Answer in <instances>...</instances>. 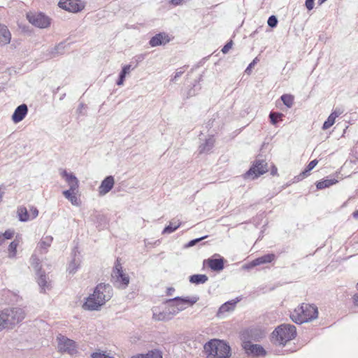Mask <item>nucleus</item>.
<instances>
[{
    "instance_id": "obj_1",
    "label": "nucleus",
    "mask_w": 358,
    "mask_h": 358,
    "mask_svg": "<svg viewBox=\"0 0 358 358\" xmlns=\"http://www.w3.org/2000/svg\"><path fill=\"white\" fill-rule=\"evenodd\" d=\"M112 296V287L108 284L100 283L95 287L93 294L87 298L83 304V308L88 310H98Z\"/></svg>"
},
{
    "instance_id": "obj_2",
    "label": "nucleus",
    "mask_w": 358,
    "mask_h": 358,
    "mask_svg": "<svg viewBox=\"0 0 358 358\" xmlns=\"http://www.w3.org/2000/svg\"><path fill=\"white\" fill-rule=\"evenodd\" d=\"M206 358H229L231 355V348L224 341L212 339L204 346Z\"/></svg>"
},
{
    "instance_id": "obj_3",
    "label": "nucleus",
    "mask_w": 358,
    "mask_h": 358,
    "mask_svg": "<svg viewBox=\"0 0 358 358\" xmlns=\"http://www.w3.org/2000/svg\"><path fill=\"white\" fill-rule=\"evenodd\" d=\"M25 315L24 310L20 308L3 310L0 313V330L13 328L24 319Z\"/></svg>"
},
{
    "instance_id": "obj_4",
    "label": "nucleus",
    "mask_w": 358,
    "mask_h": 358,
    "mask_svg": "<svg viewBox=\"0 0 358 358\" xmlns=\"http://www.w3.org/2000/svg\"><path fill=\"white\" fill-rule=\"evenodd\" d=\"M318 316L317 308L314 305L302 303L290 314V318L296 324H302L316 319Z\"/></svg>"
},
{
    "instance_id": "obj_5",
    "label": "nucleus",
    "mask_w": 358,
    "mask_h": 358,
    "mask_svg": "<svg viewBox=\"0 0 358 358\" xmlns=\"http://www.w3.org/2000/svg\"><path fill=\"white\" fill-rule=\"evenodd\" d=\"M296 336L295 326L290 324H283L278 326L272 333L273 342L279 345H285L288 341Z\"/></svg>"
},
{
    "instance_id": "obj_6",
    "label": "nucleus",
    "mask_w": 358,
    "mask_h": 358,
    "mask_svg": "<svg viewBox=\"0 0 358 358\" xmlns=\"http://www.w3.org/2000/svg\"><path fill=\"white\" fill-rule=\"evenodd\" d=\"M111 278L114 285L122 289L126 288L129 283V278L123 272L122 266L118 259H117L115 262Z\"/></svg>"
},
{
    "instance_id": "obj_7",
    "label": "nucleus",
    "mask_w": 358,
    "mask_h": 358,
    "mask_svg": "<svg viewBox=\"0 0 358 358\" xmlns=\"http://www.w3.org/2000/svg\"><path fill=\"white\" fill-rule=\"evenodd\" d=\"M267 171L266 162L263 159H256L250 169L244 174V178L254 180Z\"/></svg>"
},
{
    "instance_id": "obj_8",
    "label": "nucleus",
    "mask_w": 358,
    "mask_h": 358,
    "mask_svg": "<svg viewBox=\"0 0 358 358\" xmlns=\"http://www.w3.org/2000/svg\"><path fill=\"white\" fill-rule=\"evenodd\" d=\"M57 341L59 352L62 353H67L71 355L76 353L77 345L74 341L62 334H59L57 336Z\"/></svg>"
},
{
    "instance_id": "obj_9",
    "label": "nucleus",
    "mask_w": 358,
    "mask_h": 358,
    "mask_svg": "<svg viewBox=\"0 0 358 358\" xmlns=\"http://www.w3.org/2000/svg\"><path fill=\"white\" fill-rule=\"evenodd\" d=\"M27 18L31 24L39 28H46L50 24V18L42 13H29Z\"/></svg>"
},
{
    "instance_id": "obj_10",
    "label": "nucleus",
    "mask_w": 358,
    "mask_h": 358,
    "mask_svg": "<svg viewBox=\"0 0 358 358\" xmlns=\"http://www.w3.org/2000/svg\"><path fill=\"white\" fill-rule=\"evenodd\" d=\"M199 298L197 296L192 297H180L176 296L173 299H168L170 303H175L178 312H181L186 308V305L192 306L199 301Z\"/></svg>"
},
{
    "instance_id": "obj_11",
    "label": "nucleus",
    "mask_w": 358,
    "mask_h": 358,
    "mask_svg": "<svg viewBox=\"0 0 358 358\" xmlns=\"http://www.w3.org/2000/svg\"><path fill=\"white\" fill-rule=\"evenodd\" d=\"M58 6L59 8L71 13L81 11L85 6L79 0H60Z\"/></svg>"
},
{
    "instance_id": "obj_12",
    "label": "nucleus",
    "mask_w": 358,
    "mask_h": 358,
    "mask_svg": "<svg viewBox=\"0 0 358 358\" xmlns=\"http://www.w3.org/2000/svg\"><path fill=\"white\" fill-rule=\"evenodd\" d=\"M152 318L156 321H169L171 320V315L166 309L165 303L162 306H156L152 309Z\"/></svg>"
},
{
    "instance_id": "obj_13",
    "label": "nucleus",
    "mask_w": 358,
    "mask_h": 358,
    "mask_svg": "<svg viewBox=\"0 0 358 358\" xmlns=\"http://www.w3.org/2000/svg\"><path fill=\"white\" fill-rule=\"evenodd\" d=\"M169 41L170 38L169 35L164 32H161L152 36L149 41V44L151 47H156L166 45Z\"/></svg>"
},
{
    "instance_id": "obj_14",
    "label": "nucleus",
    "mask_w": 358,
    "mask_h": 358,
    "mask_svg": "<svg viewBox=\"0 0 358 358\" xmlns=\"http://www.w3.org/2000/svg\"><path fill=\"white\" fill-rule=\"evenodd\" d=\"M115 184L114 178L112 176H107L99 187V194L101 196L106 195L113 187Z\"/></svg>"
},
{
    "instance_id": "obj_15",
    "label": "nucleus",
    "mask_w": 358,
    "mask_h": 358,
    "mask_svg": "<svg viewBox=\"0 0 358 358\" xmlns=\"http://www.w3.org/2000/svg\"><path fill=\"white\" fill-rule=\"evenodd\" d=\"M28 113V107L26 104L22 103L17 106L13 115L12 120L14 123H18L24 120Z\"/></svg>"
},
{
    "instance_id": "obj_16",
    "label": "nucleus",
    "mask_w": 358,
    "mask_h": 358,
    "mask_svg": "<svg viewBox=\"0 0 358 358\" xmlns=\"http://www.w3.org/2000/svg\"><path fill=\"white\" fill-rule=\"evenodd\" d=\"M61 175L65 178L66 182L68 183L69 186V190L76 192L79 186L77 178L73 173H68L66 170H63Z\"/></svg>"
},
{
    "instance_id": "obj_17",
    "label": "nucleus",
    "mask_w": 358,
    "mask_h": 358,
    "mask_svg": "<svg viewBox=\"0 0 358 358\" xmlns=\"http://www.w3.org/2000/svg\"><path fill=\"white\" fill-rule=\"evenodd\" d=\"M244 348L248 354H252L255 356H264L266 355L265 350L257 344H251L250 342L245 343Z\"/></svg>"
},
{
    "instance_id": "obj_18",
    "label": "nucleus",
    "mask_w": 358,
    "mask_h": 358,
    "mask_svg": "<svg viewBox=\"0 0 358 358\" xmlns=\"http://www.w3.org/2000/svg\"><path fill=\"white\" fill-rule=\"evenodd\" d=\"M36 275H38L37 282L41 288V292L45 293L47 290H50L51 288L50 282L48 280L44 272L41 270H38Z\"/></svg>"
},
{
    "instance_id": "obj_19",
    "label": "nucleus",
    "mask_w": 358,
    "mask_h": 358,
    "mask_svg": "<svg viewBox=\"0 0 358 358\" xmlns=\"http://www.w3.org/2000/svg\"><path fill=\"white\" fill-rule=\"evenodd\" d=\"M275 256L274 254H267L263 255L252 261L250 264L247 266V268H252L261 264L270 263L275 259Z\"/></svg>"
},
{
    "instance_id": "obj_20",
    "label": "nucleus",
    "mask_w": 358,
    "mask_h": 358,
    "mask_svg": "<svg viewBox=\"0 0 358 358\" xmlns=\"http://www.w3.org/2000/svg\"><path fill=\"white\" fill-rule=\"evenodd\" d=\"M215 138L213 136L207 138L205 141L199 146V152L200 154L208 153L214 147Z\"/></svg>"
},
{
    "instance_id": "obj_21",
    "label": "nucleus",
    "mask_w": 358,
    "mask_h": 358,
    "mask_svg": "<svg viewBox=\"0 0 358 358\" xmlns=\"http://www.w3.org/2000/svg\"><path fill=\"white\" fill-rule=\"evenodd\" d=\"M207 262L208 266L211 270L215 271H220L224 268V259H208L205 260L204 262Z\"/></svg>"
},
{
    "instance_id": "obj_22",
    "label": "nucleus",
    "mask_w": 358,
    "mask_h": 358,
    "mask_svg": "<svg viewBox=\"0 0 358 358\" xmlns=\"http://www.w3.org/2000/svg\"><path fill=\"white\" fill-rule=\"evenodd\" d=\"M10 39L11 34L7 27L3 24H0V43L3 45H6L10 43Z\"/></svg>"
},
{
    "instance_id": "obj_23",
    "label": "nucleus",
    "mask_w": 358,
    "mask_h": 358,
    "mask_svg": "<svg viewBox=\"0 0 358 358\" xmlns=\"http://www.w3.org/2000/svg\"><path fill=\"white\" fill-rule=\"evenodd\" d=\"M318 161L317 159L312 160L306 166L305 170L302 171L299 175L296 176V179L299 180H301L303 178H306L309 175V172L313 170L315 166L317 164Z\"/></svg>"
},
{
    "instance_id": "obj_24",
    "label": "nucleus",
    "mask_w": 358,
    "mask_h": 358,
    "mask_svg": "<svg viewBox=\"0 0 358 358\" xmlns=\"http://www.w3.org/2000/svg\"><path fill=\"white\" fill-rule=\"evenodd\" d=\"M236 301H229L222 304L218 310L217 316L221 317L224 313L231 311L234 309Z\"/></svg>"
},
{
    "instance_id": "obj_25",
    "label": "nucleus",
    "mask_w": 358,
    "mask_h": 358,
    "mask_svg": "<svg viewBox=\"0 0 358 358\" xmlns=\"http://www.w3.org/2000/svg\"><path fill=\"white\" fill-rule=\"evenodd\" d=\"M53 238L51 236H43L38 243V247L41 250V252L45 253L47 249L51 245Z\"/></svg>"
},
{
    "instance_id": "obj_26",
    "label": "nucleus",
    "mask_w": 358,
    "mask_h": 358,
    "mask_svg": "<svg viewBox=\"0 0 358 358\" xmlns=\"http://www.w3.org/2000/svg\"><path fill=\"white\" fill-rule=\"evenodd\" d=\"M208 280V278L205 274H194L189 277V282L196 284H204Z\"/></svg>"
},
{
    "instance_id": "obj_27",
    "label": "nucleus",
    "mask_w": 358,
    "mask_h": 358,
    "mask_svg": "<svg viewBox=\"0 0 358 358\" xmlns=\"http://www.w3.org/2000/svg\"><path fill=\"white\" fill-rule=\"evenodd\" d=\"M17 215L19 220L21 222H27L30 220V215L27 208L24 206H20L17 208Z\"/></svg>"
},
{
    "instance_id": "obj_28",
    "label": "nucleus",
    "mask_w": 358,
    "mask_h": 358,
    "mask_svg": "<svg viewBox=\"0 0 358 358\" xmlns=\"http://www.w3.org/2000/svg\"><path fill=\"white\" fill-rule=\"evenodd\" d=\"M64 196L71 201V203L74 206H78L79 201L76 196V191L71 190H65L63 192Z\"/></svg>"
},
{
    "instance_id": "obj_29",
    "label": "nucleus",
    "mask_w": 358,
    "mask_h": 358,
    "mask_svg": "<svg viewBox=\"0 0 358 358\" xmlns=\"http://www.w3.org/2000/svg\"><path fill=\"white\" fill-rule=\"evenodd\" d=\"M337 182L336 179H326L318 182L316 184V187L318 189H322L329 187Z\"/></svg>"
},
{
    "instance_id": "obj_30",
    "label": "nucleus",
    "mask_w": 358,
    "mask_h": 358,
    "mask_svg": "<svg viewBox=\"0 0 358 358\" xmlns=\"http://www.w3.org/2000/svg\"><path fill=\"white\" fill-rule=\"evenodd\" d=\"M180 226V222H170V224L166 226L163 231H162V234H171L173 233V231H175Z\"/></svg>"
},
{
    "instance_id": "obj_31",
    "label": "nucleus",
    "mask_w": 358,
    "mask_h": 358,
    "mask_svg": "<svg viewBox=\"0 0 358 358\" xmlns=\"http://www.w3.org/2000/svg\"><path fill=\"white\" fill-rule=\"evenodd\" d=\"M166 309L169 312L170 315H171V319L173 317L174 315H177L179 312L178 310V308H176V306L175 303H170L168 301V299L164 302Z\"/></svg>"
},
{
    "instance_id": "obj_32",
    "label": "nucleus",
    "mask_w": 358,
    "mask_h": 358,
    "mask_svg": "<svg viewBox=\"0 0 358 358\" xmlns=\"http://www.w3.org/2000/svg\"><path fill=\"white\" fill-rule=\"evenodd\" d=\"M283 103L288 108H291L294 103V96L291 94H283L280 97Z\"/></svg>"
},
{
    "instance_id": "obj_33",
    "label": "nucleus",
    "mask_w": 358,
    "mask_h": 358,
    "mask_svg": "<svg viewBox=\"0 0 358 358\" xmlns=\"http://www.w3.org/2000/svg\"><path fill=\"white\" fill-rule=\"evenodd\" d=\"M283 116V114L280 113H275V112H271L269 114V117L271 120V122L272 124H276L278 122L279 119H281Z\"/></svg>"
},
{
    "instance_id": "obj_34",
    "label": "nucleus",
    "mask_w": 358,
    "mask_h": 358,
    "mask_svg": "<svg viewBox=\"0 0 358 358\" xmlns=\"http://www.w3.org/2000/svg\"><path fill=\"white\" fill-rule=\"evenodd\" d=\"M18 243L14 241H12L8 246L9 257H14L16 255L17 247Z\"/></svg>"
},
{
    "instance_id": "obj_35",
    "label": "nucleus",
    "mask_w": 358,
    "mask_h": 358,
    "mask_svg": "<svg viewBox=\"0 0 358 358\" xmlns=\"http://www.w3.org/2000/svg\"><path fill=\"white\" fill-rule=\"evenodd\" d=\"M79 262L73 259L69 264L68 271L70 273H75L79 267Z\"/></svg>"
},
{
    "instance_id": "obj_36",
    "label": "nucleus",
    "mask_w": 358,
    "mask_h": 358,
    "mask_svg": "<svg viewBox=\"0 0 358 358\" xmlns=\"http://www.w3.org/2000/svg\"><path fill=\"white\" fill-rule=\"evenodd\" d=\"M335 120L336 118L331 114H330L327 120L324 122L322 129L326 130L330 128L334 124Z\"/></svg>"
},
{
    "instance_id": "obj_37",
    "label": "nucleus",
    "mask_w": 358,
    "mask_h": 358,
    "mask_svg": "<svg viewBox=\"0 0 358 358\" xmlns=\"http://www.w3.org/2000/svg\"><path fill=\"white\" fill-rule=\"evenodd\" d=\"M144 358H162V356L159 351L151 350L144 355Z\"/></svg>"
},
{
    "instance_id": "obj_38",
    "label": "nucleus",
    "mask_w": 358,
    "mask_h": 358,
    "mask_svg": "<svg viewBox=\"0 0 358 358\" xmlns=\"http://www.w3.org/2000/svg\"><path fill=\"white\" fill-rule=\"evenodd\" d=\"M31 264L32 266H34V268L36 271V273H38V270H41V268L38 267V266L40 264V261L36 256H35V255L31 256Z\"/></svg>"
},
{
    "instance_id": "obj_39",
    "label": "nucleus",
    "mask_w": 358,
    "mask_h": 358,
    "mask_svg": "<svg viewBox=\"0 0 358 358\" xmlns=\"http://www.w3.org/2000/svg\"><path fill=\"white\" fill-rule=\"evenodd\" d=\"M92 358H114L113 357H111L104 352H93L91 355Z\"/></svg>"
},
{
    "instance_id": "obj_40",
    "label": "nucleus",
    "mask_w": 358,
    "mask_h": 358,
    "mask_svg": "<svg viewBox=\"0 0 358 358\" xmlns=\"http://www.w3.org/2000/svg\"><path fill=\"white\" fill-rule=\"evenodd\" d=\"M267 23L270 27L274 28L278 24V19L275 15H271L268 17Z\"/></svg>"
},
{
    "instance_id": "obj_41",
    "label": "nucleus",
    "mask_w": 358,
    "mask_h": 358,
    "mask_svg": "<svg viewBox=\"0 0 358 358\" xmlns=\"http://www.w3.org/2000/svg\"><path fill=\"white\" fill-rule=\"evenodd\" d=\"M131 69V66L130 64L124 66L119 76L125 79L126 76L129 73Z\"/></svg>"
},
{
    "instance_id": "obj_42",
    "label": "nucleus",
    "mask_w": 358,
    "mask_h": 358,
    "mask_svg": "<svg viewBox=\"0 0 358 358\" xmlns=\"http://www.w3.org/2000/svg\"><path fill=\"white\" fill-rule=\"evenodd\" d=\"M207 236H203V237H201V238H195V239H193L192 241H190L187 245H186V248H190V247H192L194 245H195L196 243H198L199 242H200L201 241L203 240L204 238H206Z\"/></svg>"
},
{
    "instance_id": "obj_43",
    "label": "nucleus",
    "mask_w": 358,
    "mask_h": 358,
    "mask_svg": "<svg viewBox=\"0 0 358 358\" xmlns=\"http://www.w3.org/2000/svg\"><path fill=\"white\" fill-rule=\"evenodd\" d=\"M29 215H30V219H34L36 218L38 215V210L36 208L34 207V206H31L30 208V210H29Z\"/></svg>"
},
{
    "instance_id": "obj_44",
    "label": "nucleus",
    "mask_w": 358,
    "mask_h": 358,
    "mask_svg": "<svg viewBox=\"0 0 358 358\" xmlns=\"http://www.w3.org/2000/svg\"><path fill=\"white\" fill-rule=\"evenodd\" d=\"M259 61L258 58L257 57H255L253 61L248 65V66L246 68L245 72L247 73V74H250V72H251V69L252 68L254 67V66L257 63V62Z\"/></svg>"
},
{
    "instance_id": "obj_45",
    "label": "nucleus",
    "mask_w": 358,
    "mask_h": 358,
    "mask_svg": "<svg viewBox=\"0 0 358 358\" xmlns=\"http://www.w3.org/2000/svg\"><path fill=\"white\" fill-rule=\"evenodd\" d=\"M232 45H233V41L231 40L229 41V42H227L225 45L222 48V52L224 53V54H226L227 53L229 50L232 47Z\"/></svg>"
},
{
    "instance_id": "obj_46",
    "label": "nucleus",
    "mask_w": 358,
    "mask_h": 358,
    "mask_svg": "<svg viewBox=\"0 0 358 358\" xmlns=\"http://www.w3.org/2000/svg\"><path fill=\"white\" fill-rule=\"evenodd\" d=\"M14 232L12 230H7L1 236H3L5 240L11 239L13 236Z\"/></svg>"
},
{
    "instance_id": "obj_47",
    "label": "nucleus",
    "mask_w": 358,
    "mask_h": 358,
    "mask_svg": "<svg viewBox=\"0 0 358 358\" xmlns=\"http://www.w3.org/2000/svg\"><path fill=\"white\" fill-rule=\"evenodd\" d=\"M314 1L315 0H306V7L308 10H311L314 7Z\"/></svg>"
},
{
    "instance_id": "obj_48",
    "label": "nucleus",
    "mask_w": 358,
    "mask_h": 358,
    "mask_svg": "<svg viewBox=\"0 0 358 358\" xmlns=\"http://www.w3.org/2000/svg\"><path fill=\"white\" fill-rule=\"evenodd\" d=\"M343 113V110H341V108H336L331 114L335 117L336 118L337 117H338L340 115H341L342 113Z\"/></svg>"
},
{
    "instance_id": "obj_49",
    "label": "nucleus",
    "mask_w": 358,
    "mask_h": 358,
    "mask_svg": "<svg viewBox=\"0 0 358 358\" xmlns=\"http://www.w3.org/2000/svg\"><path fill=\"white\" fill-rule=\"evenodd\" d=\"M184 70H182V69H180L179 70H178L174 76V77L173 78L172 80L173 81H176L179 77H180L183 73H184Z\"/></svg>"
},
{
    "instance_id": "obj_50",
    "label": "nucleus",
    "mask_w": 358,
    "mask_h": 358,
    "mask_svg": "<svg viewBox=\"0 0 358 358\" xmlns=\"http://www.w3.org/2000/svg\"><path fill=\"white\" fill-rule=\"evenodd\" d=\"M86 108V105L83 103H80L77 108V112L80 114L83 113V110Z\"/></svg>"
},
{
    "instance_id": "obj_51",
    "label": "nucleus",
    "mask_w": 358,
    "mask_h": 358,
    "mask_svg": "<svg viewBox=\"0 0 358 358\" xmlns=\"http://www.w3.org/2000/svg\"><path fill=\"white\" fill-rule=\"evenodd\" d=\"M124 80H125V79H124V78H123V77H121V76H119V78H118V80H117L116 84H117V85H123V83H124Z\"/></svg>"
},
{
    "instance_id": "obj_52",
    "label": "nucleus",
    "mask_w": 358,
    "mask_h": 358,
    "mask_svg": "<svg viewBox=\"0 0 358 358\" xmlns=\"http://www.w3.org/2000/svg\"><path fill=\"white\" fill-rule=\"evenodd\" d=\"M353 301L355 306H358V294H355L353 296Z\"/></svg>"
},
{
    "instance_id": "obj_53",
    "label": "nucleus",
    "mask_w": 358,
    "mask_h": 358,
    "mask_svg": "<svg viewBox=\"0 0 358 358\" xmlns=\"http://www.w3.org/2000/svg\"><path fill=\"white\" fill-rule=\"evenodd\" d=\"M173 292H174V288L170 287L167 289V294L171 295Z\"/></svg>"
},
{
    "instance_id": "obj_54",
    "label": "nucleus",
    "mask_w": 358,
    "mask_h": 358,
    "mask_svg": "<svg viewBox=\"0 0 358 358\" xmlns=\"http://www.w3.org/2000/svg\"><path fill=\"white\" fill-rule=\"evenodd\" d=\"M64 48V45L62 43L59 44L56 48V50H59L60 49H63Z\"/></svg>"
},
{
    "instance_id": "obj_55",
    "label": "nucleus",
    "mask_w": 358,
    "mask_h": 358,
    "mask_svg": "<svg viewBox=\"0 0 358 358\" xmlns=\"http://www.w3.org/2000/svg\"><path fill=\"white\" fill-rule=\"evenodd\" d=\"M352 216L355 219H358V210L353 212Z\"/></svg>"
},
{
    "instance_id": "obj_56",
    "label": "nucleus",
    "mask_w": 358,
    "mask_h": 358,
    "mask_svg": "<svg viewBox=\"0 0 358 358\" xmlns=\"http://www.w3.org/2000/svg\"><path fill=\"white\" fill-rule=\"evenodd\" d=\"M131 358H144V354H139V355L133 356Z\"/></svg>"
},
{
    "instance_id": "obj_57",
    "label": "nucleus",
    "mask_w": 358,
    "mask_h": 358,
    "mask_svg": "<svg viewBox=\"0 0 358 358\" xmlns=\"http://www.w3.org/2000/svg\"><path fill=\"white\" fill-rule=\"evenodd\" d=\"M171 2L174 5H178L181 2V0H171Z\"/></svg>"
},
{
    "instance_id": "obj_58",
    "label": "nucleus",
    "mask_w": 358,
    "mask_h": 358,
    "mask_svg": "<svg viewBox=\"0 0 358 358\" xmlns=\"http://www.w3.org/2000/svg\"><path fill=\"white\" fill-rule=\"evenodd\" d=\"M277 173V168L273 166V169L271 170V174L275 175Z\"/></svg>"
},
{
    "instance_id": "obj_59",
    "label": "nucleus",
    "mask_w": 358,
    "mask_h": 358,
    "mask_svg": "<svg viewBox=\"0 0 358 358\" xmlns=\"http://www.w3.org/2000/svg\"><path fill=\"white\" fill-rule=\"evenodd\" d=\"M6 240L4 239L3 238V236H1V234H0V245L5 241Z\"/></svg>"
},
{
    "instance_id": "obj_60",
    "label": "nucleus",
    "mask_w": 358,
    "mask_h": 358,
    "mask_svg": "<svg viewBox=\"0 0 358 358\" xmlns=\"http://www.w3.org/2000/svg\"><path fill=\"white\" fill-rule=\"evenodd\" d=\"M326 1L327 0H318V2H319L320 4H322V3H323Z\"/></svg>"
},
{
    "instance_id": "obj_61",
    "label": "nucleus",
    "mask_w": 358,
    "mask_h": 358,
    "mask_svg": "<svg viewBox=\"0 0 358 358\" xmlns=\"http://www.w3.org/2000/svg\"><path fill=\"white\" fill-rule=\"evenodd\" d=\"M357 286H358V283H357Z\"/></svg>"
}]
</instances>
